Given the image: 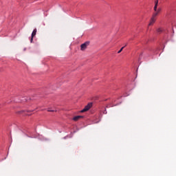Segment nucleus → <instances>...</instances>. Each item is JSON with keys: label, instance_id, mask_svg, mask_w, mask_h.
Returning <instances> with one entry per match:
<instances>
[{"label": "nucleus", "instance_id": "1", "mask_svg": "<svg viewBox=\"0 0 176 176\" xmlns=\"http://www.w3.org/2000/svg\"><path fill=\"white\" fill-rule=\"evenodd\" d=\"M158 5H159V0H156L155 1V6H154V8H153L154 13L153 14L155 16H159V13H160V12H162V8H157Z\"/></svg>", "mask_w": 176, "mask_h": 176}, {"label": "nucleus", "instance_id": "2", "mask_svg": "<svg viewBox=\"0 0 176 176\" xmlns=\"http://www.w3.org/2000/svg\"><path fill=\"white\" fill-rule=\"evenodd\" d=\"M91 107H93V104L88 103V105L85 106V108L80 111V112L81 113L87 112V111H89V109H90V108H91Z\"/></svg>", "mask_w": 176, "mask_h": 176}, {"label": "nucleus", "instance_id": "3", "mask_svg": "<svg viewBox=\"0 0 176 176\" xmlns=\"http://www.w3.org/2000/svg\"><path fill=\"white\" fill-rule=\"evenodd\" d=\"M156 17H157V15L153 14L148 25H153V24H155V23L156 22Z\"/></svg>", "mask_w": 176, "mask_h": 176}, {"label": "nucleus", "instance_id": "4", "mask_svg": "<svg viewBox=\"0 0 176 176\" xmlns=\"http://www.w3.org/2000/svg\"><path fill=\"white\" fill-rule=\"evenodd\" d=\"M87 46H89V42L84 43L80 45V50L85 51V49H87Z\"/></svg>", "mask_w": 176, "mask_h": 176}, {"label": "nucleus", "instance_id": "5", "mask_svg": "<svg viewBox=\"0 0 176 176\" xmlns=\"http://www.w3.org/2000/svg\"><path fill=\"white\" fill-rule=\"evenodd\" d=\"M36 29H34L32 33V37H31V39H30V42L31 43H32V41H34V36H35V35H36Z\"/></svg>", "mask_w": 176, "mask_h": 176}, {"label": "nucleus", "instance_id": "6", "mask_svg": "<svg viewBox=\"0 0 176 176\" xmlns=\"http://www.w3.org/2000/svg\"><path fill=\"white\" fill-rule=\"evenodd\" d=\"M82 118H83V116H76L73 118V120L74 122H78V120H79V119H82Z\"/></svg>", "mask_w": 176, "mask_h": 176}, {"label": "nucleus", "instance_id": "7", "mask_svg": "<svg viewBox=\"0 0 176 176\" xmlns=\"http://www.w3.org/2000/svg\"><path fill=\"white\" fill-rule=\"evenodd\" d=\"M124 49V47H122L118 52V53L120 54V53H122V52H123V50Z\"/></svg>", "mask_w": 176, "mask_h": 176}, {"label": "nucleus", "instance_id": "8", "mask_svg": "<svg viewBox=\"0 0 176 176\" xmlns=\"http://www.w3.org/2000/svg\"><path fill=\"white\" fill-rule=\"evenodd\" d=\"M47 112H57V111H54V110H52V109H49L47 110Z\"/></svg>", "mask_w": 176, "mask_h": 176}, {"label": "nucleus", "instance_id": "9", "mask_svg": "<svg viewBox=\"0 0 176 176\" xmlns=\"http://www.w3.org/2000/svg\"><path fill=\"white\" fill-rule=\"evenodd\" d=\"M157 32H162V28L157 29Z\"/></svg>", "mask_w": 176, "mask_h": 176}, {"label": "nucleus", "instance_id": "10", "mask_svg": "<svg viewBox=\"0 0 176 176\" xmlns=\"http://www.w3.org/2000/svg\"><path fill=\"white\" fill-rule=\"evenodd\" d=\"M23 101H28V100H27V99H24V100H23Z\"/></svg>", "mask_w": 176, "mask_h": 176}, {"label": "nucleus", "instance_id": "11", "mask_svg": "<svg viewBox=\"0 0 176 176\" xmlns=\"http://www.w3.org/2000/svg\"><path fill=\"white\" fill-rule=\"evenodd\" d=\"M126 46H127V44H126L125 46H124V47H126Z\"/></svg>", "mask_w": 176, "mask_h": 176}]
</instances>
